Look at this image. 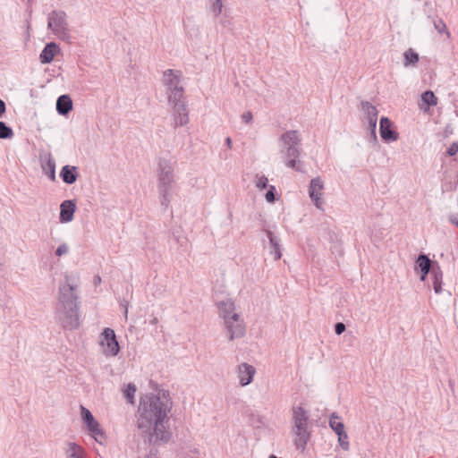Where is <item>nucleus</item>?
<instances>
[{"mask_svg": "<svg viewBox=\"0 0 458 458\" xmlns=\"http://www.w3.org/2000/svg\"><path fill=\"white\" fill-rule=\"evenodd\" d=\"M157 321H158V320H157V318H154L150 321V323H151V324H153V325H155V324H157Z\"/></svg>", "mask_w": 458, "mask_h": 458, "instance_id": "47", "label": "nucleus"}, {"mask_svg": "<svg viewBox=\"0 0 458 458\" xmlns=\"http://www.w3.org/2000/svg\"><path fill=\"white\" fill-rule=\"evenodd\" d=\"M328 423H329V427L332 428V430L335 434H339V433L345 431L344 424L342 421V418L336 412H333L329 416Z\"/></svg>", "mask_w": 458, "mask_h": 458, "instance_id": "25", "label": "nucleus"}, {"mask_svg": "<svg viewBox=\"0 0 458 458\" xmlns=\"http://www.w3.org/2000/svg\"><path fill=\"white\" fill-rule=\"evenodd\" d=\"M210 9L215 16H219L222 13L223 3L222 0H209Z\"/></svg>", "mask_w": 458, "mask_h": 458, "instance_id": "34", "label": "nucleus"}, {"mask_svg": "<svg viewBox=\"0 0 458 458\" xmlns=\"http://www.w3.org/2000/svg\"><path fill=\"white\" fill-rule=\"evenodd\" d=\"M6 106L5 103L0 98V117L5 113Z\"/></svg>", "mask_w": 458, "mask_h": 458, "instance_id": "44", "label": "nucleus"}, {"mask_svg": "<svg viewBox=\"0 0 458 458\" xmlns=\"http://www.w3.org/2000/svg\"><path fill=\"white\" fill-rule=\"evenodd\" d=\"M403 57H404L403 65L405 67L416 66L420 60L418 53H416L412 48L407 49L403 53Z\"/></svg>", "mask_w": 458, "mask_h": 458, "instance_id": "27", "label": "nucleus"}, {"mask_svg": "<svg viewBox=\"0 0 458 458\" xmlns=\"http://www.w3.org/2000/svg\"><path fill=\"white\" fill-rule=\"evenodd\" d=\"M157 191L161 207L166 210L173 199L175 190V182L157 183Z\"/></svg>", "mask_w": 458, "mask_h": 458, "instance_id": "13", "label": "nucleus"}, {"mask_svg": "<svg viewBox=\"0 0 458 458\" xmlns=\"http://www.w3.org/2000/svg\"><path fill=\"white\" fill-rule=\"evenodd\" d=\"M435 29L439 32L442 33L444 31H446L447 35H449V32L446 30V25L442 20H437L434 21Z\"/></svg>", "mask_w": 458, "mask_h": 458, "instance_id": "37", "label": "nucleus"}, {"mask_svg": "<svg viewBox=\"0 0 458 458\" xmlns=\"http://www.w3.org/2000/svg\"><path fill=\"white\" fill-rule=\"evenodd\" d=\"M219 311V317L223 319L224 324L234 320V318L238 317V313L235 312V304L232 299H226L217 303Z\"/></svg>", "mask_w": 458, "mask_h": 458, "instance_id": "14", "label": "nucleus"}, {"mask_svg": "<svg viewBox=\"0 0 458 458\" xmlns=\"http://www.w3.org/2000/svg\"><path fill=\"white\" fill-rule=\"evenodd\" d=\"M393 123L391 120L387 117H382L380 119L379 123V132L381 138L386 141H396L399 138L398 132L394 130L393 128Z\"/></svg>", "mask_w": 458, "mask_h": 458, "instance_id": "16", "label": "nucleus"}, {"mask_svg": "<svg viewBox=\"0 0 458 458\" xmlns=\"http://www.w3.org/2000/svg\"><path fill=\"white\" fill-rule=\"evenodd\" d=\"M448 220L458 228V214L449 216Z\"/></svg>", "mask_w": 458, "mask_h": 458, "instance_id": "43", "label": "nucleus"}, {"mask_svg": "<svg viewBox=\"0 0 458 458\" xmlns=\"http://www.w3.org/2000/svg\"><path fill=\"white\" fill-rule=\"evenodd\" d=\"M171 409L170 394L165 389H158L156 394L150 393L140 397L136 412V425L149 443L169 440L170 433L164 423Z\"/></svg>", "mask_w": 458, "mask_h": 458, "instance_id": "1", "label": "nucleus"}, {"mask_svg": "<svg viewBox=\"0 0 458 458\" xmlns=\"http://www.w3.org/2000/svg\"><path fill=\"white\" fill-rule=\"evenodd\" d=\"M89 434L100 445H103L106 440V435L102 429L100 424L95 420L92 424L86 426Z\"/></svg>", "mask_w": 458, "mask_h": 458, "instance_id": "21", "label": "nucleus"}, {"mask_svg": "<svg viewBox=\"0 0 458 458\" xmlns=\"http://www.w3.org/2000/svg\"><path fill=\"white\" fill-rule=\"evenodd\" d=\"M338 436V443L343 450L348 451L350 448L349 437L345 431L336 434Z\"/></svg>", "mask_w": 458, "mask_h": 458, "instance_id": "33", "label": "nucleus"}, {"mask_svg": "<svg viewBox=\"0 0 458 458\" xmlns=\"http://www.w3.org/2000/svg\"><path fill=\"white\" fill-rule=\"evenodd\" d=\"M76 210V204L74 200H64L60 205V222L68 223L73 219V215Z\"/></svg>", "mask_w": 458, "mask_h": 458, "instance_id": "18", "label": "nucleus"}, {"mask_svg": "<svg viewBox=\"0 0 458 458\" xmlns=\"http://www.w3.org/2000/svg\"><path fill=\"white\" fill-rule=\"evenodd\" d=\"M81 413L85 426H87L88 424H92L96 420L92 413L89 411V410H88L84 406H81Z\"/></svg>", "mask_w": 458, "mask_h": 458, "instance_id": "32", "label": "nucleus"}, {"mask_svg": "<svg viewBox=\"0 0 458 458\" xmlns=\"http://www.w3.org/2000/svg\"><path fill=\"white\" fill-rule=\"evenodd\" d=\"M360 110L363 113L361 123L365 127L377 128L378 110L370 102L362 100L360 102Z\"/></svg>", "mask_w": 458, "mask_h": 458, "instance_id": "11", "label": "nucleus"}, {"mask_svg": "<svg viewBox=\"0 0 458 458\" xmlns=\"http://www.w3.org/2000/svg\"><path fill=\"white\" fill-rule=\"evenodd\" d=\"M256 374V369L246 362L237 366V377L241 386H246L250 384Z\"/></svg>", "mask_w": 458, "mask_h": 458, "instance_id": "15", "label": "nucleus"}, {"mask_svg": "<svg viewBox=\"0 0 458 458\" xmlns=\"http://www.w3.org/2000/svg\"><path fill=\"white\" fill-rule=\"evenodd\" d=\"M124 313H125V316H127V313H128L127 308L125 309V312Z\"/></svg>", "mask_w": 458, "mask_h": 458, "instance_id": "48", "label": "nucleus"}, {"mask_svg": "<svg viewBox=\"0 0 458 458\" xmlns=\"http://www.w3.org/2000/svg\"><path fill=\"white\" fill-rule=\"evenodd\" d=\"M72 109V101L68 95H62L57 98L56 110L62 115L67 114Z\"/></svg>", "mask_w": 458, "mask_h": 458, "instance_id": "22", "label": "nucleus"}, {"mask_svg": "<svg viewBox=\"0 0 458 458\" xmlns=\"http://www.w3.org/2000/svg\"><path fill=\"white\" fill-rule=\"evenodd\" d=\"M13 137V131L11 127L7 126L5 123L0 121V139H12Z\"/></svg>", "mask_w": 458, "mask_h": 458, "instance_id": "31", "label": "nucleus"}, {"mask_svg": "<svg viewBox=\"0 0 458 458\" xmlns=\"http://www.w3.org/2000/svg\"><path fill=\"white\" fill-rule=\"evenodd\" d=\"M100 283H101V277H100L99 276H96L94 277V284H95V285H98V284H99Z\"/></svg>", "mask_w": 458, "mask_h": 458, "instance_id": "45", "label": "nucleus"}, {"mask_svg": "<svg viewBox=\"0 0 458 458\" xmlns=\"http://www.w3.org/2000/svg\"><path fill=\"white\" fill-rule=\"evenodd\" d=\"M43 169L46 170V174L51 180L54 181L55 179V163L53 159L49 158L43 166Z\"/></svg>", "mask_w": 458, "mask_h": 458, "instance_id": "30", "label": "nucleus"}, {"mask_svg": "<svg viewBox=\"0 0 458 458\" xmlns=\"http://www.w3.org/2000/svg\"><path fill=\"white\" fill-rule=\"evenodd\" d=\"M433 267H436V263L434 264L427 255L420 253L415 261L414 270L420 271V279L425 281L428 273H432Z\"/></svg>", "mask_w": 458, "mask_h": 458, "instance_id": "17", "label": "nucleus"}, {"mask_svg": "<svg viewBox=\"0 0 458 458\" xmlns=\"http://www.w3.org/2000/svg\"><path fill=\"white\" fill-rule=\"evenodd\" d=\"M182 78V72L180 70L167 69L163 72L162 83L165 88L167 101H178L185 98Z\"/></svg>", "mask_w": 458, "mask_h": 458, "instance_id": "5", "label": "nucleus"}, {"mask_svg": "<svg viewBox=\"0 0 458 458\" xmlns=\"http://www.w3.org/2000/svg\"><path fill=\"white\" fill-rule=\"evenodd\" d=\"M66 458H83L84 449L76 443L70 442L65 449Z\"/></svg>", "mask_w": 458, "mask_h": 458, "instance_id": "26", "label": "nucleus"}, {"mask_svg": "<svg viewBox=\"0 0 458 458\" xmlns=\"http://www.w3.org/2000/svg\"><path fill=\"white\" fill-rule=\"evenodd\" d=\"M449 157L455 156L458 153V142H454L450 145L446 151Z\"/></svg>", "mask_w": 458, "mask_h": 458, "instance_id": "39", "label": "nucleus"}, {"mask_svg": "<svg viewBox=\"0 0 458 458\" xmlns=\"http://www.w3.org/2000/svg\"><path fill=\"white\" fill-rule=\"evenodd\" d=\"M59 47L56 43L50 42L46 45L42 52L40 53L39 59L42 64H50L55 54L59 51Z\"/></svg>", "mask_w": 458, "mask_h": 458, "instance_id": "20", "label": "nucleus"}, {"mask_svg": "<svg viewBox=\"0 0 458 458\" xmlns=\"http://www.w3.org/2000/svg\"><path fill=\"white\" fill-rule=\"evenodd\" d=\"M256 187L259 188V190H264L267 187V183H268V179L267 176L265 175H257L256 176Z\"/></svg>", "mask_w": 458, "mask_h": 458, "instance_id": "35", "label": "nucleus"}, {"mask_svg": "<svg viewBox=\"0 0 458 458\" xmlns=\"http://www.w3.org/2000/svg\"><path fill=\"white\" fill-rule=\"evenodd\" d=\"M431 276L433 279V288L437 294L441 293L443 284V272L440 266L436 262V267H433Z\"/></svg>", "mask_w": 458, "mask_h": 458, "instance_id": "23", "label": "nucleus"}, {"mask_svg": "<svg viewBox=\"0 0 458 458\" xmlns=\"http://www.w3.org/2000/svg\"><path fill=\"white\" fill-rule=\"evenodd\" d=\"M345 325L342 322H338L335 325V332L336 335H341L345 331Z\"/></svg>", "mask_w": 458, "mask_h": 458, "instance_id": "42", "label": "nucleus"}, {"mask_svg": "<svg viewBox=\"0 0 458 458\" xmlns=\"http://www.w3.org/2000/svg\"><path fill=\"white\" fill-rule=\"evenodd\" d=\"M225 144H226V146H227V148H232V144H233V143H232V140H231V138H229V137H228V138H226V140H225Z\"/></svg>", "mask_w": 458, "mask_h": 458, "instance_id": "46", "label": "nucleus"}, {"mask_svg": "<svg viewBox=\"0 0 458 458\" xmlns=\"http://www.w3.org/2000/svg\"><path fill=\"white\" fill-rule=\"evenodd\" d=\"M99 344L103 349L106 356H116L120 352V346L116 339L114 331L106 327L103 330L99 336Z\"/></svg>", "mask_w": 458, "mask_h": 458, "instance_id": "8", "label": "nucleus"}, {"mask_svg": "<svg viewBox=\"0 0 458 458\" xmlns=\"http://www.w3.org/2000/svg\"><path fill=\"white\" fill-rule=\"evenodd\" d=\"M267 237L269 239V242L272 248V254L274 255V259L278 260L282 257V253L280 250V245L277 238L273 234L272 232L267 231Z\"/></svg>", "mask_w": 458, "mask_h": 458, "instance_id": "28", "label": "nucleus"}, {"mask_svg": "<svg viewBox=\"0 0 458 458\" xmlns=\"http://www.w3.org/2000/svg\"><path fill=\"white\" fill-rule=\"evenodd\" d=\"M421 104H420V108L421 110L427 111L430 106H437V98L435 96L433 91L427 90L421 95Z\"/></svg>", "mask_w": 458, "mask_h": 458, "instance_id": "24", "label": "nucleus"}, {"mask_svg": "<svg viewBox=\"0 0 458 458\" xmlns=\"http://www.w3.org/2000/svg\"><path fill=\"white\" fill-rule=\"evenodd\" d=\"M168 104L171 106L173 127L176 129L187 125L190 122V117L185 98L178 101H168Z\"/></svg>", "mask_w": 458, "mask_h": 458, "instance_id": "7", "label": "nucleus"}, {"mask_svg": "<svg viewBox=\"0 0 458 458\" xmlns=\"http://www.w3.org/2000/svg\"><path fill=\"white\" fill-rule=\"evenodd\" d=\"M324 191V182L319 177L317 176L313 179H311L310 185H309V196L315 205V207L319 210H324V204L325 201L323 199V192Z\"/></svg>", "mask_w": 458, "mask_h": 458, "instance_id": "10", "label": "nucleus"}, {"mask_svg": "<svg viewBox=\"0 0 458 458\" xmlns=\"http://www.w3.org/2000/svg\"><path fill=\"white\" fill-rule=\"evenodd\" d=\"M242 120L243 123H251L252 119H253V115H252V113L250 112V111H247V112H244L242 114Z\"/></svg>", "mask_w": 458, "mask_h": 458, "instance_id": "41", "label": "nucleus"}, {"mask_svg": "<svg viewBox=\"0 0 458 458\" xmlns=\"http://www.w3.org/2000/svg\"><path fill=\"white\" fill-rule=\"evenodd\" d=\"M79 176L78 167L74 165H66L63 166L60 172V177L64 182L72 184L77 181Z\"/></svg>", "mask_w": 458, "mask_h": 458, "instance_id": "19", "label": "nucleus"}, {"mask_svg": "<svg viewBox=\"0 0 458 458\" xmlns=\"http://www.w3.org/2000/svg\"><path fill=\"white\" fill-rule=\"evenodd\" d=\"M47 28L61 40L68 41L71 38L67 14L64 11H52L47 17Z\"/></svg>", "mask_w": 458, "mask_h": 458, "instance_id": "6", "label": "nucleus"}, {"mask_svg": "<svg viewBox=\"0 0 458 458\" xmlns=\"http://www.w3.org/2000/svg\"><path fill=\"white\" fill-rule=\"evenodd\" d=\"M365 128L370 132L369 141L373 142V144H377V137L376 128H374L373 126L365 127Z\"/></svg>", "mask_w": 458, "mask_h": 458, "instance_id": "40", "label": "nucleus"}, {"mask_svg": "<svg viewBox=\"0 0 458 458\" xmlns=\"http://www.w3.org/2000/svg\"><path fill=\"white\" fill-rule=\"evenodd\" d=\"M293 432L296 436L294 445L297 449L303 451L310 439L309 414L301 406L293 408Z\"/></svg>", "mask_w": 458, "mask_h": 458, "instance_id": "4", "label": "nucleus"}, {"mask_svg": "<svg viewBox=\"0 0 458 458\" xmlns=\"http://www.w3.org/2000/svg\"><path fill=\"white\" fill-rule=\"evenodd\" d=\"M282 148L280 150L285 166L294 171L303 173V165L300 160L301 137L297 130L284 132L280 138Z\"/></svg>", "mask_w": 458, "mask_h": 458, "instance_id": "3", "label": "nucleus"}, {"mask_svg": "<svg viewBox=\"0 0 458 458\" xmlns=\"http://www.w3.org/2000/svg\"><path fill=\"white\" fill-rule=\"evenodd\" d=\"M226 334L228 335V339L230 341H233L237 338H242L245 335L246 328L243 319L238 315L237 318H234V320L231 319L230 321L224 324Z\"/></svg>", "mask_w": 458, "mask_h": 458, "instance_id": "12", "label": "nucleus"}, {"mask_svg": "<svg viewBox=\"0 0 458 458\" xmlns=\"http://www.w3.org/2000/svg\"><path fill=\"white\" fill-rule=\"evenodd\" d=\"M68 251H69V246L66 243H62L55 250V255L57 257H61L63 255L67 254Z\"/></svg>", "mask_w": 458, "mask_h": 458, "instance_id": "38", "label": "nucleus"}, {"mask_svg": "<svg viewBox=\"0 0 458 458\" xmlns=\"http://www.w3.org/2000/svg\"><path fill=\"white\" fill-rule=\"evenodd\" d=\"M123 391L127 402L131 404H133L135 393L137 391L136 386L132 383H129Z\"/></svg>", "mask_w": 458, "mask_h": 458, "instance_id": "29", "label": "nucleus"}, {"mask_svg": "<svg viewBox=\"0 0 458 458\" xmlns=\"http://www.w3.org/2000/svg\"><path fill=\"white\" fill-rule=\"evenodd\" d=\"M276 187L271 185L269 186V190L266 193V199L267 202L273 203L276 200Z\"/></svg>", "mask_w": 458, "mask_h": 458, "instance_id": "36", "label": "nucleus"}, {"mask_svg": "<svg viewBox=\"0 0 458 458\" xmlns=\"http://www.w3.org/2000/svg\"><path fill=\"white\" fill-rule=\"evenodd\" d=\"M79 283V275L67 274L64 276V284L59 286L55 316L65 330L77 329L81 325L77 294Z\"/></svg>", "mask_w": 458, "mask_h": 458, "instance_id": "2", "label": "nucleus"}, {"mask_svg": "<svg viewBox=\"0 0 458 458\" xmlns=\"http://www.w3.org/2000/svg\"><path fill=\"white\" fill-rule=\"evenodd\" d=\"M157 165V183L175 182L174 163L169 159L159 157Z\"/></svg>", "mask_w": 458, "mask_h": 458, "instance_id": "9", "label": "nucleus"}]
</instances>
